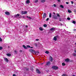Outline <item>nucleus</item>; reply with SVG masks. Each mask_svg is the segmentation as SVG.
<instances>
[{
    "label": "nucleus",
    "instance_id": "nucleus-1",
    "mask_svg": "<svg viewBox=\"0 0 76 76\" xmlns=\"http://www.w3.org/2000/svg\"><path fill=\"white\" fill-rule=\"evenodd\" d=\"M29 51L31 53H32L33 54H35V53H37L35 50L32 49H30L29 50Z\"/></svg>",
    "mask_w": 76,
    "mask_h": 76
},
{
    "label": "nucleus",
    "instance_id": "nucleus-2",
    "mask_svg": "<svg viewBox=\"0 0 76 76\" xmlns=\"http://www.w3.org/2000/svg\"><path fill=\"white\" fill-rule=\"evenodd\" d=\"M52 68L54 70H57V69H58V66H52Z\"/></svg>",
    "mask_w": 76,
    "mask_h": 76
},
{
    "label": "nucleus",
    "instance_id": "nucleus-3",
    "mask_svg": "<svg viewBox=\"0 0 76 76\" xmlns=\"http://www.w3.org/2000/svg\"><path fill=\"white\" fill-rule=\"evenodd\" d=\"M49 60H50V61L52 62H53V57H52L51 56H50Z\"/></svg>",
    "mask_w": 76,
    "mask_h": 76
},
{
    "label": "nucleus",
    "instance_id": "nucleus-4",
    "mask_svg": "<svg viewBox=\"0 0 76 76\" xmlns=\"http://www.w3.org/2000/svg\"><path fill=\"white\" fill-rule=\"evenodd\" d=\"M51 64V62L50 61H48L46 63L45 66H50Z\"/></svg>",
    "mask_w": 76,
    "mask_h": 76
},
{
    "label": "nucleus",
    "instance_id": "nucleus-5",
    "mask_svg": "<svg viewBox=\"0 0 76 76\" xmlns=\"http://www.w3.org/2000/svg\"><path fill=\"white\" fill-rule=\"evenodd\" d=\"M52 18L53 19H56H56H57V16L55 15H53Z\"/></svg>",
    "mask_w": 76,
    "mask_h": 76
},
{
    "label": "nucleus",
    "instance_id": "nucleus-6",
    "mask_svg": "<svg viewBox=\"0 0 76 76\" xmlns=\"http://www.w3.org/2000/svg\"><path fill=\"white\" fill-rule=\"evenodd\" d=\"M26 13H27V11H25L24 12L22 11L21 12L22 15H24L25 14H26Z\"/></svg>",
    "mask_w": 76,
    "mask_h": 76
},
{
    "label": "nucleus",
    "instance_id": "nucleus-7",
    "mask_svg": "<svg viewBox=\"0 0 76 76\" xmlns=\"http://www.w3.org/2000/svg\"><path fill=\"white\" fill-rule=\"evenodd\" d=\"M20 16V15L19 14H17L16 15H14V17L16 18H18L19 16Z\"/></svg>",
    "mask_w": 76,
    "mask_h": 76
},
{
    "label": "nucleus",
    "instance_id": "nucleus-8",
    "mask_svg": "<svg viewBox=\"0 0 76 76\" xmlns=\"http://www.w3.org/2000/svg\"><path fill=\"white\" fill-rule=\"evenodd\" d=\"M36 72L38 74H41V72H40V71L38 69H36Z\"/></svg>",
    "mask_w": 76,
    "mask_h": 76
},
{
    "label": "nucleus",
    "instance_id": "nucleus-9",
    "mask_svg": "<svg viewBox=\"0 0 76 76\" xmlns=\"http://www.w3.org/2000/svg\"><path fill=\"white\" fill-rule=\"evenodd\" d=\"M5 14L6 15H10V12L7 11L5 12Z\"/></svg>",
    "mask_w": 76,
    "mask_h": 76
},
{
    "label": "nucleus",
    "instance_id": "nucleus-10",
    "mask_svg": "<svg viewBox=\"0 0 76 76\" xmlns=\"http://www.w3.org/2000/svg\"><path fill=\"white\" fill-rule=\"evenodd\" d=\"M58 36H56V37H54L53 38V39L54 41H57V37H58Z\"/></svg>",
    "mask_w": 76,
    "mask_h": 76
},
{
    "label": "nucleus",
    "instance_id": "nucleus-11",
    "mask_svg": "<svg viewBox=\"0 0 76 76\" xmlns=\"http://www.w3.org/2000/svg\"><path fill=\"white\" fill-rule=\"evenodd\" d=\"M46 16H47V14L46 13H44L43 15V18L44 19L46 17Z\"/></svg>",
    "mask_w": 76,
    "mask_h": 76
},
{
    "label": "nucleus",
    "instance_id": "nucleus-12",
    "mask_svg": "<svg viewBox=\"0 0 76 76\" xmlns=\"http://www.w3.org/2000/svg\"><path fill=\"white\" fill-rule=\"evenodd\" d=\"M74 52L75 53H74L73 54V55L74 56H76V54L75 53H76V50H74Z\"/></svg>",
    "mask_w": 76,
    "mask_h": 76
},
{
    "label": "nucleus",
    "instance_id": "nucleus-13",
    "mask_svg": "<svg viewBox=\"0 0 76 76\" xmlns=\"http://www.w3.org/2000/svg\"><path fill=\"white\" fill-rule=\"evenodd\" d=\"M29 3H30V1H29V0H27L26 1V4H28Z\"/></svg>",
    "mask_w": 76,
    "mask_h": 76
},
{
    "label": "nucleus",
    "instance_id": "nucleus-14",
    "mask_svg": "<svg viewBox=\"0 0 76 76\" xmlns=\"http://www.w3.org/2000/svg\"><path fill=\"white\" fill-rule=\"evenodd\" d=\"M65 61H66V62H69V59H68V58H67L65 60Z\"/></svg>",
    "mask_w": 76,
    "mask_h": 76
},
{
    "label": "nucleus",
    "instance_id": "nucleus-15",
    "mask_svg": "<svg viewBox=\"0 0 76 76\" xmlns=\"http://www.w3.org/2000/svg\"><path fill=\"white\" fill-rule=\"evenodd\" d=\"M54 29H55V28L54 27H53L52 28H51L50 29V31H54Z\"/></svg>",
    "mask_w": 76,
    "mask_h": 76
},
{
    "label": "nucleus",
    "instance_id": "nucleus-16",
    "mask_svg": "<svg viewBox=\"0 0 76 76\" xmlns=\"http://www.w3.org/2000/svg\"><path fill=\"white\" fill-rule=\"evenodd\" d=\"M4 60H5L6 62H8L9 61V60L7 58H4Z\"/></svg>",
    "mask_w": 76,
    "mask_h": 76
},
{
    "label": "nucleus",
    "instance_id": "nucleus-17",
    "mask_svg": "<svg viewBox=\"0 0 76 76\" xmlns=\"http://www.w3.org/2000/svg\"><path fill=\"white\" fill-rule=\"evenodd\" d=\"M7 56H8V57H10V56H11V54L10 53H7Z\"/></svg>",
    "mask_w": 76,
    "mask_h": 76
},
{
    "label": "nucleus",
    "instance_id": "nucleus-18",
    "mask_svg": "<svg viewBox=\"0 0 76 76\" xmlns=\"http://www.w3.org/2000/svg\"><path fill=\"white\" fill-rule=\"evenodd\" d=\"M41 2L42 3H44L45 2V0H41Z\"/></svg>",
    "mask_w": 76,
    "mask_h": 76
},
{
    "label": "nucleus",
    "instance_id": "nucleus-19",
    "mask_svg": "<svg viewBox=\"0 0 76 76\" xmlns=\"http://www.w3.org/2000/svg\"><path fill=\"white\" fill-rule=\"evenodd\" d=\"M28 48H33V47H31V46H30V45H27L26 46Z\"/></svg>",
    "mask_w": 76,
    "mask_h": 76
},
{
    "label": "nucleus",
    "instance_id": "nucleus-20",
    "mask_svg": "<svg viewBox=\"0 0 76 76\" xmlns=\"http://www.w3.org/2000/svg\"><path fill=\"white\" fill-rule=\"evenodd\" d=\"M39 29L40 30V31H43V29H42V28L41 27L39 28Z\"/></svg>",
    "mask_w": 76,
    "mask_h": 76
},
{
    "label": "nucleus",
    "instance_id": "nucleus-21",
    "mask_svg": "<svg viewBox=\"0 0 76 76\" xmlns=\"http://www.w3.org/2000/svg\"><path fill=\"white\" fill-rule=\"evenodd\" d=\"M60 7H61V8H64V6L62 5H60Z\"/></svg>",
    "mask_w": 76,
    "mask_h": 76
},
{
    "label": "nucleus",
    "instance_id": "nucleus-22",
    "mask_svg": "<svg viewBox=\"0 0 76 76\" xmlns=\"http://www.w3.org/2000/svg\"><path fill=\"white\" fill-rule=\"evenodd\" d=\"M51 16H52L51 13H50V14H49V18H51Z\"/></svg>",
    "mask_w": 76,
    "mask_h": 76
},
{
    "label": "nucleus",
    "instance_id": "nucleus-23",
    "mask_svg": "<svg viewBox=\"0 0 76 76\" xmlns=\"http://www.w3.org/2000/svg\"><path fill=\"white\" fill-rule=\"evenodd\" d=\"M62 64L63 66H65V65H66V64H65L64 63H62Z\"/></svg>",
    "mask_w": 76,
    "mask_h": 76
},
{
    "label": "nucleus",
    "instance_id": "nucleus-24",
    "mask_svg": "<svg viewBox=\"0 0 76 76\" xmlns=\"http://www.w3.org/2000/svg\"><path fill=\"white\" fill-rule=\"evenodd\" d=\"M72 23H74V24H75L76 23V21H73Z\"/></svg>",
    "mask_w": 76,
    "mask_h": 76
},
{
    "label": "nucleus",
    "instance_id": "nucleus-25",
    "mask_svg": "<svg viewBox=\"0 0 76 76\" xmlns=\"http://www.w3.org/2000/svg\"><path fill=\"white\" fill-rule=\"evenodd\" d=\"M62 76H67V75L66 74H63Z\"/></svg>",
    "mask_w": 76,
    "mask_h": 76
},
{
    "label": "nucleus",
    "instance_id": "nucleus-26",
    "mask_svg": "<svg viewBox=\"0 0 76 76\" xmlns=\"http://www.w3.org/2000/svg\"><path fill=\"white\" fill-rule=\"evenodd\" d=\"M47 24H44V25H43V26H44V27H45V28H46V27H47Z\"/></svg>",
    "mask_w": 76,
    "mask_h": 76
},
{
    "label": "nucleus",
    "instance_id": "nucleus-27",
    "mask_svg": "<svg viewBox=\"0 0 76 76\" xmlns=\"http://www.w3.org/2000/svg\"><path fill=\"white\" fill-rule=\"evenodd\" d=\"M56 14L57 15V16H58V17H60V15L59 14H58V13H57Z\"/></svg>",
    "mask_w": 76,
    "mask_h": 76
},
{
    "label": "nucleus",
    "instance_id": "nucleus-28",
    "mask_svg": "<svg viewBox=\"0 0 76 76\" xmlns=\"http://www.w3.org/2000/svg\"><path fill=\"white\" fill-rule=\"evenodd\" d=\"M45 53H46V54H48V53H49V52L48 51H46Z\"/></svg>",
    "mask_w": 76,
    "mask_h": 76
},
{
    "label": "nucleus",
    "instance_id": "nucleus-29",
    "mask_svg": "<svg viewBox=\"0 0 76 76\" xmlns=\"http://www.w3.org/2000/svg\"><path fill=\"white\" fill-rule=\"evenodd\" d=\"M38 2V0H36L34 1V3H37V2Z\"/></svg>",
    "mask_w": 76,
    "mask_h": 76
},
{
    "label": "nucleus",
    "instance_id": "nucleus-30",
    "mask_svg": "<svg viewBox=\"0 0 76 76\" xmlns=\"http://www.w3.org/2000/svg\"><path fill=\"white\" fill-rule=\"evenodd\" d=\"M68 12L69 13H72V11L70 10H68Z\"/></svg>",
    "mask_w": 76,
    "mask_h": 76
},
{
    "label": "nucleus",
    "instance_id": "nucleus-31",
    "mask_svg": "<svg viewBox=\"0 0 76 76\" xmlns=\"http://www.w3.org/2000/svg\"><path fill=\"white\" fill-rule=\"evenodd\" d=\"M23 48H26V46L24 45H23Z\"/></svg>",
    "mask_w": 76,
    "mask_h": 76
},
{
    "label": "nucleus",
    "instance_id": "nucleus-32",
    "mask_svg": "<svg viewBox=\"0 0 76 76\" xmlns=\"http://www.w3.org/2000/svg\"><path fill=\"white\" fill-rule=\"evenodd\" d=\"M26 70L27 71L29 70V69L28 68H26Z\"/></svg>",
    "mask_w": 76,
    "mask_h": 76
},
{
    "label": "nucleus",
    "instance_id": "nucleus-33",
    "mask_svg": "<svg viewBox=\"0 0 76 76\" xmlns=\"http://www.w3.org/2000/svg\"><path fill=\"white\" fill-rule=\"evenodd\" d=\"M34 46H35L36 47H37V43H35Z\"/></svg>",
    "mask_w": 76,
    "mask_h": 76
},
{
    "label": "nucleus",
    "instance_id": "nucleus-34",
    "mask_svg": "<svg viewBox=\"0 0 76 76\" xmlns=\"http://www.w3.org/2000/svg\"><path fill=\"white\" fill-rule=\"evenodd\" d=\"M67 20H70V18L68 17L67 18Z\"/></svg>",
    "mask_w": 76,
    "mask_h": 76
},
{
    "label": "nucleus",
    "instance_id": "nucleus-35",
    "mask_svg": "<svg viewBox=\"0 0 76 76\" xmlns=\"http://www.w3.org/2000/svg\"><path fill=\"white\" fill-rule=\"evenodd\" d=\"M0 41H2V39H1V37H0Z\"/></svg>",
    "mask_w": 76,
    "mask_h": 76
},
{
    "label": "nucleus",
    "instance_id": "nucleus-36",
    "mask_svg": "<svg viewBox=\"0 0 76 76\" xmlns=\"http://www.w3.org/2000/svg\"><path fill=\"white\" fill-rule=\"evenodd\" d=\"M15 54H17V51L16 50H15Z\"/></svg>",
    "mask_w": 76,
    "mask_h": 76
},
{
    "label": "nucleus",
    "instance_id": "nucleus-37",
    "mask_svg": "<svg viewBox=\"0 0 76 76\" xmlns=\"http://www.w3.org/2000/svg\"><path fill=\"white\" fill-rule=\"evenodd\" d=\"M59 21H61V19L60 18H59Z\"/></svg>",
    "mask_w": 76,
    "mask_h": 76
},
{
    "label": "nucleus",
    "instance_id": "nucleus-38",
    "mask_svg": "<svg viewBox=\"0 0 76 76\" xmlns=\"http://www.w3.org/2000/svg\"><path fill=\"white\" fill-rule=\"evenodd\" d=\"M53 6H54V7H56V4H53Z\"/></svg>",
    "mask_w": 76,
    "mask_h": 76
},
{
    "label": "nucleus",
    "instance_id": "nucleus-39",
    "mask_svg": "<svg viewBox=\"0 0 76 76\" xmlns=\"http://www.w3.org/2000/svg\"><path fill=\"white\" fill-rule=\"evenodd\" d=\"M36 53H35V54H37V53H39V52H36Z\"/></svg>",
    "mask_w": 76,
    "mask_h": 76
},
{
    "label": "nucleus",
    "instance_id": "nucleus-40",
    "mask_svg": "<svg viewBox=\"0 0 76 76\" xmlns=\"http://www.w3.org/2000/svg\"><path fill=\"white\" fill-rule=\"evenodd\" d=\"M66 4H69V3L68 2H66Z\"/></svg>",
    "mask_w": 76,
    "mask_h": 76
},
{
    "label": "nucleus",
    "instance_id": "nucleus-41",
    "mask_svg": "<svg viewBox=\"0 0 76 76\" xmlns=\"http://www.w3.org/2000/svg\"><path fill=\"white\" fill-rule=\"evenodd\" d=\"M49 20V18H48L47 19H46V21H48V20Z\"/></svg>",
    "mask_w": 76,
    "mask_h": 76
},
{
    "label": "nucleus",
    "instance_id": "nucleus-42",
    "mask_svg": "<svg viewBox=\"0 0 76 76\" xmlns=\"http://www.w3.org/2000/svg\"><path fill=\"white\" fill-rule=\"evenodd\" d=\"M71 4H73V1H71Z\"/></svg>",
    "mask_w": 76,
    "mask_h": 76
},
{
    "label": "nucleus",
    "instance_id": "nucleus-43",
    "mask_svg": "<svg viewBox=\"0 0 76 76\" xmlns=\"http://www.w3.org/2000/svg\"><path fill=\"white\" fill-rule=\"evenodd\" d=\"M28 18L29 19H32V18L30 17H28Z\"/></svg>",
    "mask_w": 76,
    "mask_h": 76
},
{
    "label": "nucleus",
    "instance_id": "nucleus-44",
    "mask_svg": "<svg viewBox=\"0 0 76 76\" xmlns=\"http://www.w3.org/2000/svg\"><path fill=\"white\" fill-rule=\"evenodd\" d=\"M74 12H75V13H76V10H74Z\"/></svg>",
    "mask_w": 76,
    "mask_h": 76
},
{
    "label": "nucleus",
    "instance_id": "nucleus-45",
    "mask_svg": "<svg viewBox=\"0 0 76 76\" xmlns=\"http://www.w3.org/2000/svg\"><path fill=\"white\" fill-rule=\"evenodd\" d=\"M26 28H28V26L27 25L26 26Z\"/></svg>",
    "mask_w": 76,
    "mask_h": 76
},
{
    "label": "nucleus",
    "instance_id": "nucleus-46",
    "mask_svg": "<svg viewBox=\"0 0 76 76\" xmlns=\"http://www.w3.org/2000/svg\"><path fill=\"white\" fill-rule=\"evenodd\" d=\"M73 31H76V29H73Z\"/></svg>",
    "mask_w": 76,
    "mask_h": 76
},
{
    "label": "nucleus",
    "instance_id": "nucleus-47",
    "mask_svg": "<svg viewBox=\"0 0 76 76\" xmlns=\"http://www.w3.org/2000/svg\"><path fill=\"white\" fill-rule=\"evenodd\" d=\"M3 49V48H0V50H1Z\"/></svg>",
    "mask_w": 76,
    "mask_h": 76
},
{
    "label": "nucleus",
    "instance_id": "nucleus-48",
    "mask_svg": "<svg viewBox=\"0 0 76 76\" xmlns=\"http://www.w3.org/2000/svg\"><path fill=\"white\" fill-rule=\"evenodd\" d=\"M57 1H58V2H60V0H57Z\"/></svg>",
    "mask_w": 76,
    "mask_h": 76
},
{
    "label": "nucleus",
    "instance_id": "nucleus-49",
    "mask_svg": "<svg viewBox=\"0 0 76 76\" xmlns=\"http://www.w3.org/2000/svg\"><path fill=\"white\" fill-rule=\"evenodd\" d=\"M20 52L21 53V52H22V50H20Z\"/></svg>",
    "mask_w": 76,
    "mask_h": 76
},
{
    "label": "nucleus",
    "instance_id": "nucleus-50",
    "mask_svg": "<svg viewBox=\"0 0 76 76\" xmlns=\"http://www.w3.org/2000/svg\"><path fill=\"white\" fill-rule=\"evenodd\" d=\"M36 41H39V39H36Z\"/></svg>",
    "mask_w": 76,
    "mask_h": 76
},
{
    "label": "nucleus",
    "instance_id": "nucleus-51",
    "mask_svg": "<svg viewBox=\"0 0 76 76\" xmlns=\"http://www.w3.org/2000/svg\"><path fill=\"white\" fill-rule=\"evenodd\" d=\"M27 48H24V49H26Z\"/></svg>",
    "mask_w": 76,
    "mask_h": 76
},
{
    "label": "nucleus",
    "instance_id": "nucleus-52",
    "mask_svg": "<svg viewBox=\"0 0 76 76\" xmlns=\"http://www.w3.org/2000/svg\"><path fill=\"white\" fill-rule=\"evenodd\" d=\"M26 17H27V18H29V17H28V16H27Z\"/></svg>",
    "mask_w": 76,
    "mask_h": 76
},
{
    "label": "nucleus",
    "instance_id": "nucleus-53",
    "mask_svg": "<svg viewBox=\"0 0 76 76\" xmlns=\"http://www.w3.org/2000/svg\"><path fill=\"white\" fill-rule=\"evenodd\" d=\"M47 72H49V70H46Z\"/></svg>",
    "mask_w": 76,
    "mask_h": 76
},
{
    "label": "nucleus",
    "instance_id": "nucleus-54",
    "mask_svg": "<svg viewBox=\"0 0 76 76\" xmlns=\"http://www.w3.org/2000/svg\"><path fill=\"white\" fill-rule=\"evenodd\" d=\"M53 13L54 15H56V13H55L54 12H53Z\"/></svg>",
    "mask_w": 76,
    "mask_h": 76
},
{
    "label": "nucleus",
    "instance_id": "nucleus-55",
    "mask_svg": "<svg viewBox=\"0 0 76 76\" xmlns=\"http://www.w3.org/2000/svg\"><path fill=\"white\" fill-rule=\"evenodd\" d=\"M23 18H25V16H23Z\"/></svg>",
    "mask_w": 76,
    "mask_h": 76
},
{
    "label": "nucleus",
    "instance_id": "nucleus-56",
    "mask_svg": "<svg viewBox=\"0 0 76 76\" xmlns=\"http://www.w3.org/2000/svg\"><path fill=\"white\" fill-rule=\"evenodd\" d=\"M44 64V63H42L41 64L42 65V64Z\"/></svg>",
    "mask_w": 76,
    "mask_h": 76
},
{
    "label": "nucleus",
    "instance_id": "nucleus-57",
    "mask_svg": "<svg viewBox=\"0 0 76 76\" xmlns=\"http://www.w3.org/2000/svg\"><path fill=\"white\" fill-rule=\"evenodd\" d=\"M72 76H75V75H72Z\"/></svg>",
    "mask_w": 76,
    "mask_h": 76
},
{
    "label": "nucleus",
    "instance_id": "nucleus-58",
    "mask_svg": "<svg viewBox=\"0 0 76 76\" xmlns=\"http://www.w3.org/2000/svg\"><path fill=\"white\" fill-rule=\"evenodd\" d=\"M0 48H2V47L0 46Z\"/></svg>",
    "mask_w": 76,
    "mask_h": 76
},
{
    "label": "nucleus",
    "instance_id": "nucleus-59",
    "mask_svg": "<svg viewBox=\"0 0 76 76\" xmlns=\"http://www.w3.org/2000/svg\"><path fill=\"white\" fill-rule=\"evenodd\" d=\"M61 26H62L63 25V24H61Z\"/></svg>",
    "mask_w": 76,
    "mask_h": 76
},
{
    "label": "nucleus",
    "instance_id": "nucleus-60",
    "mask_svg": "<svg viewBox=\"0 0 76 76\" xmlns=\"http://www.w3.org/2000/svg\"><path fill=\"white\" fill-rule=\"evenodd\" d=\"M8 48H9V47H10L9 46H8Z\"/></svg>",
    "mask_w": 76,
    "mask_h": 76
},
{
    "label": "nucleus",
    "instance_id": "nucleus-61",
    "mask_svg": "<svg viewBox=\"0 0 76 76\" xmlns=\"http://www.w3.org/2000/svg\"><path fill=\"white\" fill-rule=\"evenodd\" d=\"M75 1H76V0H75Z\"/></svg>",
    "mask_w": 76,
    "mask_h": 76
},
{
    "label": "nucleus",
    "instance_id": "nucleus-62",
    "mask_svg": "<svg viewBox=\"0 0 76 76\" xmlns=\"http://www.w3.org/2000/svg\"><path fill=\"white\" fill-rule=\"evenodd\" d=\"M51 76V75H50V76Z\"/></svg>",
    "mask_w": 76,
    "mask_h": 76
}]
</instances>
